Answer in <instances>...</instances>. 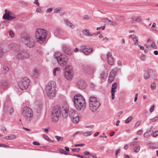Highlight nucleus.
<instances>
[{"label":"nucleus","mask_w":158,"mask_h":158,"mask_svg":"<svg viewBox=\"0 0 158 158\" xmlns=\"http://www.w3.org/2000/svg\"><path fill=\"white\" fill-rule=\"evenodd\" d=\"M98 101H99L97 100V98L96 97L91 96L89 98V104Z\"/></svg>","instance_id":"25"},{"label":"nucleus","mask_w":158,"mask_h":158,"mask_svg":"<svg viewBox=\"0 0 158 158\" xmlns=\"http://www.w3.org/2000/svg\"><path fill=\"white\" fill-rule=\"evenodd\" d=\"M85 144L84 143H81V144H75V147H78V146L83 147V146H85Z\"/></svg>","instance_id":"55"},{"label":"nucleus","mask_w":158,"mask_h":158,"mask_svg":"<svg viewBox=\"0 0 158 158\" xmlns=\"http://www.w3.org/2000/svg\"><path fill=\"white\" fill-rule=\"evenodd\" d=\"M117 83H114L112 85L111 88V98L113 100L114 99V93L116 91V88L117 87Z\"/></svg>","instance_id":"20"},{"label":"nucleus","mask_w":158,"mask_h":158,"mask_svg":"<svg viewBox=\"0 0 158 158\" xmlns=\"http://www.w3.org/2000/svg\"><path fill=\"white\" fill-rule=\"evenodd\" d=\"M129 38H131L132 39L133 41L135 42L134 44L135 45H137L138 44V40L137 38V36L134 35H131Z\"/></svg>","instance_id":"24"},{"label":"nucleus","mask_w":158,"mask_h":158,"mask_svg":"<svg viewBox=\"0 0 158 158\" xmlns=\"http://www.w3.org/2000/svg\"><path fill=\"white\" fill-rule=\"evenodd\" d=\"M74 106L78 110L84 109L86 107V104L85 100L80 94H78L74 95L73 99Z\"/></svg>","instance_id":"1"},{"label":"nucleus","mask_w":158,"mask_h":158,"mask_svg":"<svg viewBox=\"0 0 158 158\" xmlns=\"http://www.w3.org/2000/svg\"><path fill=\"white\" fill-rule=\"evenodd\" d=\"M80 148H73L72 149V151L73 152H78Z\"/></svg>","instance_id":"59"},{"label":"nucleus","mask_w":158,"mask_h":158,"mask_svg":"<svg viewBox=\"0 0 158 158\" xmlns=\"http://www.w3.org/2000/svg\"><path fill=\"white\" fill-rule=\"evenodd\" d=\"M9 35L12 38H14L15 37V34L11 30H10L9 32Z\"/></svg>","instance_id":"43"},{"label":"nucleus","mask_w":158,"mask_h":158,"mask_svg":"<svg viewBox=\"0 0 158 158\" xmlns=\"http://www.w3.org/2000/svg\"><path fill=\"white\" fill-rule=\"evenodd\" d=\"M6 14L3 16V17L5 19L9 20H11L15 18V17L11 16L10 15V12L8 11L7 9L5 10Z\"/></svg>","instance_id":"15"},{"label":"nucleus","mask_w":158,"mask_h":158,"mask_svg":"<svg viewBox=\"0 0 158 158\" xmlns=\"http://www.w3.org/2000/svg\"><path fill=\"white\" fill-rule=\"evenodd\" d=\"M47 32L45 30L42 29H38L35 31L36 40L39 43L42 44L45 40Z\"/></svg>","instance_id":"3"},{"label":"nucleus","mask_w":158,"mask_h":158,"mask_svg":"<svg viewBox=\"0 0 158 158\" xmlns=\"http://www.w3.org/2000/svg\"><path fill=\"white\" fill-rule=\"evenodd\" d=\"M133 117L132 116H130L128 118L125 120V123H130L132 120Z\"/></svg>","instance_id":"41"},{"label":"nucleus","mask_w":158,"mask_h":158,"mask_svg":"<svg viewBox=\"0 0 158 158\" xmlns=\"http://www.w3.org/2000/svg\"><path fill=\"white\" fill-rule=\"evenodd\" d=\"M73 156H76L78 157H80L81 158H86V157L84 156H82L80 155H77V154H73L72 155Z\"/></svg>","instance_id":"49"},{"label":"nucleus","mask_w":158,"mask_h":158,"mask_svg":"<svg viewBox=\"0 0 158 158\" xmlns=\"http://www.w3.org/2000/svg\"><path fill=\"white\" fill-rule=\"evenodd\" d=\"M120 149H118V150H117L116 152V157L117 156V155L119 153L120 151Z\"/></svg>","instance_id":"63"},{"label":"nucleus","mask_w":158,"mask_h":158,"mask_svg":"<svg viewBox=\"0 0 158 158\" xmlns=\"http://www.w3.org/2000/svg\"><path fill=\"white\" fill-rule=\"evenodd\" d=\"M140 123H141L139 121H138L135 123V127H138L140 124Z\"/></svg>","instance_id":"60"},{"label":"nucleus","mask_w":158,"mask_h":158,"mask_svg":"<svg viewBox=\"0 0 158 158\" xmlns=\"http://www.w3.org/2000/svg\"><path fill=\"white\" fill-rule=\"evenodd\" d=\"M92 134V131H89L88 132H85L83 133L84 135L87 136L88 135H90Z\"/></svg>","instance_id":"46"},{"label":"nucleus","mask_w":158,"mask_h":158,"mask_svg":"<svg viewBox=\"0 0 158 158\" xmlns=\"http://www.w3.org/2000/svg\"><path fill=\"white\" fill-rule=\"evenodd\" d=\"M31 82V80L27 77L22 78L18 82L19 85L22 90L27 89Z\"/></svg>","instance_id":"7"},{"label":"nucleus","mask_w":158,"mask_h":158,"mask_svg":"<svg viewBox=\"0 0 158 158\" xmlns=\"http://www.w3.org/2000/svg\"><path fill=\"white\" fill-rule=\"evenodd\" d=\"M94 71V69L92 67H88L87 69L85 70V72L89 74L92 73Z\"/></svg>","instance_id":"27"},{"label":"nucleus","mask_w":158,"mask_h":158,"mask_svg":"<svg viewBox=\"0 0 158 158\" xmlns=\"http://www.w3.org/2000/svg\"><path fill=\"white\" fill-rule=\"evenodd\" d=\"M82 33L84 35L87 36H95L96 35V33H94L92 34H91L88 32V30L86 29L83 30Z\"/></svg>","instance_id":"23"},{"label":"nucleus","mask_w":158,"mask_h":158,"mask_svg":"<svg viewBox=\"0 0 158 158\" xmlns=\"http://www.w3.org/2000/svg\"><path fill=\"white\" fill-rule=\"evenodd\" d=\"M56 109L58 110V113H60V115H61L63 117H66L67 116L69 109L66 104L60 106L59 107H56Z\"/></svg>","instance_id":"8"},{"label":"nucleus","mask_w":158,"mask_h":158,"mask_svg":"<svg viewBox=\"0 0 158 158\" xmlns=\"http://www.w3.org/2000/svg\"><path fill=\"white\" fill-rule=\"evenodd\" d=\"M55 138L58 142L62 141L64 139V138L63 137H60L57 135L55 136Z\"/></svg>","instance_id":"38"},{"label":"nucleus","mask_w":158,"mask_h":158,"mask_svg":"<svg viewBox=\"0 0 158 158\" xmlns=\"http://www.w3.org/2000/svg\"><path fill=\"white\" fill-rule=\"evenodd\" d=\"M83 18L85 19L88 20L90 19L89 16L88 15H84L83 17Z\"/></svg>","instance_id":"53"},{"label":"nucleus","mask_w":158,"mask_h":158,"mask_svg":"<svg viewBox=\"0 0 158 158\" xmlns=\"http://www.w3.org/2000/svg\"><path fill=\"white\" fill-rule=\"evenodd\" d=\"M22 114L27 121H30L32 119L33 112L30 108L27 107H24L23 109Z\"/></svg>","instance_id":"6"},{"label":"nucleus","mask_w":158,"mask_h":158,"mask_svg":"<svg viewBox=\"0 0 158 158\" xmlns=\"http://www.w3.org/2000/svg\"><path fill=\"white\" fill-rule=\"evenodd\" d=\"M108 76V73H107L103 72L101 74V77L103 79H106Z\"/></svg>","instance_id":"36"},{"label":"nucleus","mask_w":158,"mask_h":158,"mask_svg":"<svg viewBox=\"0 0 158 158\" xmlns=\"http://www.w3.org/2000/svg\"><path fill=\"white\" fill-rule=\"evenodd\" d=\"M105 20L106 22L107 21H108V22H111V23H110V25H112L113 26H117L118 24L116 22H114L110 19H108L106 18L105 19Z\"/></svg>","instance_id":"32"},{"label":"nucleus","mask_w":158,"mask_h":158,"mask_svg":"<svg viewBox=\"0 0 158 158\" xmlns=\"http://www.w3.org/2000/svg\"><path fill=\"white\" fill-rule=\"evenodd\" d=\"M5 53V52H4L3 50V49L0 47V57H2L4 54Z\"/></svg>","instance_id":"45"},{"label":"nucleus","mask_w":158,"mask_h":158,"mask_svg":"<svg viewBox=\"0 0 158 158\" xmlns=\"http://www.w3.org/2000/svg\"><path fill=\"white\" fill-rule=\"evenodd\" d=\"M28 55L24 50H23L19 52L15 56V59L17 60L22 59L27 57Z\"/></svg>","instance_id":"11"},{"label":"nucleus","mask_w":158,"mask_h":158,"mask_svg":"<svg viewBox=\"0 0 158 158\" xmlns=\"http://www.w3.org/2000/svg\"><path fill=\"white\" fill-rule=\"evenodd\" d=\"M16 138L15 135L11 134L8 136L5 137L4 139L6 140H11L14 139Z\"/></svg>","instance_id":"30"},{"label":"nucleus","mask_w":158,"mask_h":158,"mask_svg":"<svg viewBox=\"0 0 158 158\" xmlns=\"http://www.w3.org/2000/svg\"><path fill=\"white\" fill-rule=\"evenodd\" d=\"M60 35L61 37L63 38H66L67 36V33L65 31H63L60 32Z\"/></svg>","instance_id":"33"},{"label":"nucleus","mask_w":158,"mask_h":158,"mask_svg":"<svg viewBox=\"0 0 158 158\" xmlns=\"http://www.w3.org/2000/svg\"><path fill=\"white\" fill-rule=\"evenodd\" d=\"M61 9L60 8H56L54 10V13H59L60 12Z\"/></svg>","instance_id":"47"},{"label":"nucleus","mask_w":158,"mask_h":158,"mask_svg":"<svg viewBox=\"0 0 158 158\" xmlns=\"http://www.w3.org/2000/svg\"><path fill=\"white\" fill-rule=\"evenodd\" d=\"M155 106L154 105H152L151 106L150 108V112L152 113L153 112L154 110V107Z\"/></svg>","instance_id":"52"},{"label":"nucleus","mask_w":158,"mask_h":158,"mask_svg":"<svg viewBox=\"0 0 158 158\" xmlns=\"http://www.w3.org/2000/svg\"><path fill=\"white\" fill-rule=\"evenodd\" d=\"M9 47L13 50L15 51H18L19 50L20 46L19 44L17 43H12L9 45Z\"/></svg>","instance_id":"16"},{"label":"nucleus","mask_w":158,"mask_h":158,"mask_svg":"<svg viewBox=\"0 0 158 158\" xmlns=\"http://www.w3.org/2000/svg\"><path fill=\"white\" fill-rule=\"evenodd\" d=\"M52 8H48L46 11V12L47 13L50 12H51L52 11Z\"/></svg>","instance_id":"64"},{"label":"nucleus","mask_w":158,"mask_h":158,"mask_svg":"<svg viewBox=\"0 0 158 158\" xmlns=\"http://www.w3.org/2000/svg\"><path fill=\"white\" fill-rule=\"evenodd\" d=\"M39 73V71L38 70L36 69H34L33 70V74L34 76V77H36L37 76H38Z\"/></svg>","instance_id":"37"},{"label":"nucleus","mask_w":158,"mask_h":158,"mask_svg":"<svg viewBox=\"0 0 158 158\" xmlns=\"http://www.w3.org/2000/svg\"><path fill=\"white\" fill-rule=\"evenodd\" d=\"M72 71L71 69L69 68H65V76L68 80L71 79L73 77Z\"/></svg>","instance_id":"13"},{"label":"nucleus","mask_w":158,"mask_h":158,"mask_svg":"<svg viewBox=\"0 0 158 158\" xmlns=\"http://www.w3.org/2000/svg\"><path fill=\"white\" fill-rule=\"evenodd\" d=\"M71 118L72 119V122L74 123H78L79 121V117L78 115L75 116L74 117V118Z\"/></svg>","instance_id":"31"},{"label":"nucleus","mask_w":158,"mask_h":158,"mask_svg":"<svg viewBox=\"0 0 158 158\" xmlns=\"http://www.w3.org/2000/svg\"><path fill=\"white\" fill-rule=\"evenodd\" d=\"M1 147H4L5 148H9L10 147L7 145L4 144H1Z\"/></svg>","instance_id":"58"},{"label":"nucleus","mask_w":158,"mask_h":158,"mask_svg":"<svg viewBox=\"0 0 158 158\" xmlns=\"http://www.w3.org/2000/svg\"><path fill=\"white\" fill-rule=\"evenodd\" d=\"M58 111V110L56 108H54L52 110L51 115V120L52 122H56L58 120L60 113Z\"/></svg>","instance_id":"9"},{"label":"nucleus","mask_w":158,"mask_h":158,"mask_svg":"<svg viewBox=\"0 0 158 158\" xmlns=\"http://www.w3.org/2000/svg\"><path fill=\"white\" fill-rule=\"evenodd\" d=\"M59 152L61 153L64 154L65 155H70L69 153H68L67 152H66L64 149H60L59 150Z\"/></svg>","instance_id":"40"},{"label":"nucleus","mask_w":158,"mask_h":158,"mask_svg":"<svg viewBox=\"0 0 158 158\" xmlns=\"http://www.w3.org/2000/svg\"><path fill=\"white\" fill-rule=\"evenodd\" d=\"M21 41L29 48H32L34 45V42L31 39L30 35L27 33H24L22 35Z\"/></svg>","instance_id":"4"},{"label":"nucleus","mask_w":158,"mask_h":158,"mask_svg":"<svg viewBox=\"0 0 158 158\" xmlns=\"http://www.w3.org/2000/svg\"><path fill=\"white\" fill-rule=\"evenodd\" d=\"M62 48L63 52L65 54L69 56L72 55L73 53L71 51V48L69 46L64 45L63 46Z\"/></svg>","instance_id":"14"},{"label":"nucleus","mask_w":158,"mask_h":158,"mask_svg":"<svg viewBox=\"0 0 158 158\" xmlns=\"http://www.w3.org/2000/svg\"><path fill=\"white\" fill-rule=\"evenodd\" d=\"M69 115L70 118H74L75 116H77V115L75 111L71 110L69 112Z\"/></svg>","instance_id":"26"},{"label":"nucleus","mask_w":158,"mask_h":158,"mask_svg":"<svg viewBox=\"0 0 158 158\" xmlns=\"http://www.w3.org/2000/svg\"><path fill=\"white\" fill-rule=\"evenodd\" d=\"M153 137H156L158 135V131H157L154 132L152 134Z\"/></svg>","instance_id":"50"},{"label":"nucleus","mask_w":158,"mask_h":158,"mask_svg":"<svg viewBox=\"0 0 158 158\" xmlns=\"http://www.w3.org/2000/svg\"><path fill=\"white\" fill-rule=\"evenodd\" d=\"M142 130H140L137 131V134L138 135H140L142 134L143 133Z\"/></svg>","instance_id":"57"},{"label":"nucleus","mask_w":158,"mask_h":158,"mask_svg":"<svg viewBox=\"0 0 158 158\" xmlns=\"http://www.w3.org/2000/svg\"><path fill=\"white\" fill-rule=\"evenodd\" d=\"M141 21L140 17H134L131 18L130 21L132 23H135L136 22L140 23Z\"/></svg>","instance_id":"21"},{"label":"nucleus","mask_w":158,"mask_h":158,"mask_svg":"<svg viewBox=\"0 0 158 158\" xmlns=\"http://www.w3.org/2000/svg\"><path fill=\"white\" fill-rule=\"evenodd\" d=\"M82 52L86 55H88L92 52L93 49L91 48H88L85 46H83L81 47Z\"/></svg>","instance_id":"17"},{"label":"nucleus","mask_w":158,"mask_h":158,"mask_svg":"<svg viewBox=\"0 0 158 158\" xmlns=\"http://www.w3.org/2000/svg\"><path fill=\"white\" fill-rule=\"evenodd\" d=\"M158 119V117H156L154 118H152L151 119V121L152 122H155Z\"/></svg>","instance_id":"56"},{"label":"nucleus","mask_w":158,"mask_h":158,"mask_svg":"<svg viewBox=\"0 0 158 158\" xmlns=\"http://www.w3.org/2000/svg\"><path fill=\"white\" fill-rule=\"evenodd\" d=\"M38 0H35L34 3L36 4V6H39L40 5V4L38 2Z\"/></svg>","instance_id":"62"},{"label":"nucleus","mask_w":158,"mask_h":158,"mask_svg":"<svg viewBox=\"0 0 158 158\" xmlns=\"http://www.w3.org/2000/svg\"><path fill=\"white\" fill-rule=\"evenodd\" d=\"M147 41L148 42L150 41V43L151 44V47L152 48L154 49H156V48L154 43L152 40H150V39H148Z\"/></svg>","instance_id":"34"},{"label":"nucleus","mask_w":158,"mask_h":158,"mask_svg":"<svg viewBox=\"0 0 158 158\" xmlns=\"http://www.w3.org/2000/svg\"><path fill=\"white\" fill-rule=\"evenodd\" d=\"M76 85L78 89H83L86 87V83L84 80H81L77 82Z\"/></svg>","instance_id":"12"},{"label":"nucleus","mask_w":158,"mask_h":158,"mask_svg":"<svg viewBox=\"0 0 158 158\" xmlns=\"http://www.w3.org/2000/svg\"><path fill=\"white\" fill-rule=\"evenodd\" d=\"M140 149V147L139 146H136L134 148V151L136 153L139 152Z\"/></svg>","instance_id":"39"},{"label":"nucleus","mask_w":158,"mask_h":158,"mask_svg":"<svg viewBox=\"0 0 158 158\" xmlns=\"http://www.w3.org/2000/svg\"><path fill=\"white\" fill-rule=\"evenodd\" d=\"M8 84L6 81H4L1 84V88L6 89L8 88Z\"/></svg>","instance_id":"29"},{"label":"nucleus","mask_w":158,"mask_h":158,"mask_svg":"<svg viewBox=\"0 0 158 158\" xmlns=\"http://www.w3.org/2000/svg\"><path fill=\"white\" fill-rule=\"evenodd\" d=\"M59 69V68H55L53 70V75L54 76H55L56 75V71L57 70H58Z\"/></svg>","instance_id":"51"},{"label":"nucleus","mask_w":158,"mask_h":158,"mask_svg":"<svg viewBox=\"0 0 158 158\" xmlns=\"http://www.w3.org/2000/svg\"><path fill=\"white\" fill-rule=\"evenodd\" d=\"M64 23L67 26H69L70 28L73 29L74 28V26L73 24L67 19H65L64 20Z\"/></svg>","instance_id":"22"},{"label":"nucleus","mask_w":158,"mask_h":158,"mask_svg":"<svg viewBox=\"0 0 158 158\" xmlns=\"http://www.w3.org/2000/svg\"><path fill=\"white\" fill-rule=\"evenodd\" d=\"M156 88V84L153 82L152 83L151 85V88L152 89H155Z\"/></svg>","instance_id":"48"},{"label":"nucleus","mask_w":158,"mask_h":158,"mask_svg":"<svg viewBox=\"0 0 158 158\" xmlns=\"http://www.w3.org/2000/svg\"><path fill=\"white\" fill-rule=\"evenodd\" d=\"M116 19L118 21H122L124 20V18L123 16H117L116 17Z\"/></svg>","instance_id":"42"},{"label":"nucleus","mask_w":158,"mask_h":158,"mask_svg":"<svg viewBox=\"0 0 158 158\" xmlns=\"http://www.w3.org/2000/svg\"><path fill=\"white\" fill-rule=\"evenodd\" d=\"M106 56L109 64L111 65H113L114 63V59L112 57L111 53L110 52H108Z\"/></svg>","instance_id":"18"},{"label":"nucleus","mask_w":158,"mask_h":158,"mask_svg":"<svg viewBox=\"0 0 158 158\" xmlns=\"http://www.w3.org/2000/svg\"><path fill=\"white\" fill-rule=\"evenodd\" d=\"M56 87V84L53 81H50L47 84L45 90L47 96L50 98H52L55 96Z\"/></svg>","instance_id":"2"},{"label":"nucleus","mask_w":158,"mask_h":158,"mask_svg":"<svg viewBox=\"0 0 158 158\" xmlns=\"http://www.w3.org/2000/svg\"><path fill=\"white\" fill-rule=\"evenodd\" d=\"M115 75V71L113 70H112L110 73L109 79L108 80V82L110 83L114 80Z\"/></svg>","instance_id":"19"},{"label":"nucleus","mask_w":158,"mask_h":158,"mask_svg":"<svg viewBox=\"0 0 158 158\" xmlns=\"http://www.w3.org/2000/svg\"><path fill=\"white\" fill-rule=\"evenodd\" d=\"M43 137L46 140L48 141L50 143H53V141L52 140V139H50L48 135H43Z\"/></svg>","instance_id":"35"},{"label":"nucleus","mask_w":158,"mask_h":158,"mask_svg":"<svg viewBox=\"0 0 158 158\" xmlns=\"http://www.w3.org/2000/svg\"><path fill=\"white\" fill-rule=\"evenodd\" d=\"M55 57L57 60L59 64L62 67L66 65L68 63V58L67 56L61 53H56Z\"/></svg>","instance_id":"5"},{"label":"nucleus","mask_w":158,"mask_h":158,"mask_svg":"<svg viewBox=\"0 0 158 158\" xmlns=\"http://www.w3.org/2000/svg\"><path fill=\"white\" fill-rule=\"evenodd\" d=\"M81 133H82V132L81 131H77L73 135V136L75 137L76 135H77V134H81Z\"/></svg>","instance_id":"54"},{"label":"nucleus","mask_w":158,"mask_h":158,"mask_svg":"<svg viewBox=\"0 0 158 158\" xmlns=\"http://www.w3.org/2000/svg\"><path fill=\"white\" fill-rule=\"evenodd\" d=\"M152 72V70L149 69L146 71V73L144 75V78L146 79H147L149 77V75L148 73L149 72Z\"/></svg>","instance_id":"28"},{"label":"nucleus","mask_w":158,"mask_h":158,"mask_svg":"<svg viewBox=\"0 0 158 158\" xmlns=\"http://www.w3.org/2000/svg\"><path fill=\"white\" fill-rule=\"evenodd\" d=\"M14 112V109L12 108L10 110L9 113L10 114H13Z\"/></svg>","instance_id":"61"},{"label":"nucleus","mask_w":158,"mask_h":158,"mask_svg":"<svg viewBox=\"0 0 158 158\" xmlns=\"http://www.w3.org/2000/svg\"><path fill=\"white\" fill-rule=\"evenodd\" d=\"M150 132L151 131H149L145 132L144 135V137L145 138H148L151 135L149 134Z\"/></svg>","instance_id":"44"},{"label":"nucleus","mask_w":158,"mask_h":158,"mask_svg":"<svg viewBox=\"0 0 158 158\" xmlns=\"http://www.w3.org/2000/svg\"><path fill=\"white\" fill-rule=\"evenodd\" d=\"M101 103L99 101L96 102L89 104V108L90 110L92 112L96 111L100 107Z\"/></svg>","instance_id":"10"}]
</instances>
